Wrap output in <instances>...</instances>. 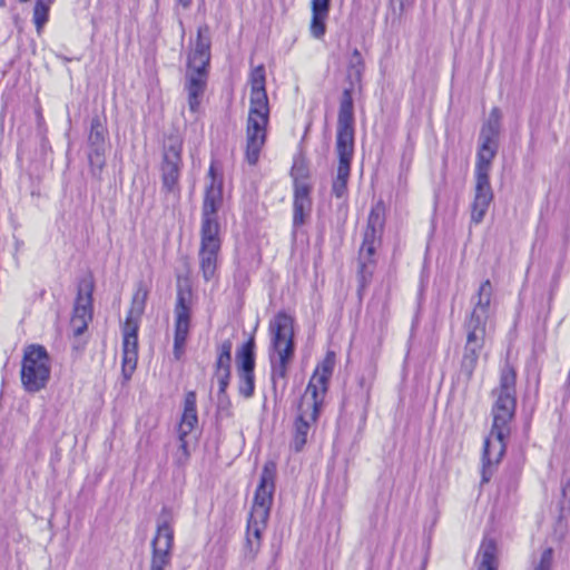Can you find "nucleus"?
Masks as SVG:
<instances>
[{
  "mask_svg": "<svg viewBox=\"0 0 570 570\" xmlns=\"http://www.w3.org/2000/svg\"><path fill=\"white\" fill-rule=\"evenodd\" d=\"M515 383V371L507 363L501 370L499 386L491 393L494 399L491 407L492 425L483 445L482 483L490 481L492 465L498 464L505 453L517 410Z\"/></svg>",
  "mask_w": 570,
  "mask_h": 570,
  "instance_id": "obj_1",
  "label": "nucleus"
},
{
  "mask_svg": "<svg viewBox=\"0 0 570 570\" xmlns=\"http://www.w3.org/2000/svg\"><path fill=\"white\" fill-rule=\"evenodd\" d=\"M248 82L250 85V97L246 124L245 159L250 166H255L266 142L269 120V105L265 88L266 73L263 65L252 69Z\"/></svg>",
  "mask_w": 570,
  "mask_h": 570,
  "instance_id": "obj_2",
  "label": "nucleus"
},
{
  "mask_svg": "<svg viewBox=\"0 0 570 570\" xmlns=\"http://www.w3.org/2000/svg\"><path fill=\"white\" fill-rule=\"evenodd\" d=\"M272 334L269 363L273 389L287 385L288 365L294 356V317L284 311L278 312L269 322Z\"/></svg>",
  "mask_w": 570,
  "mask_h": 570,
  "instance_id": "obj_3",
  "label": "nucleus"
},
{
  "mask_svg": "<svg viewBox=\"0 0 570 570\" xmlns=\"http://www.w3.org/2000/svg\"><path fill=\"white\" fill-rule=\"evenodd\" d=\"M210 62L209 28L204 24L197 29V38L187 56L185 90L189 111L197 114L207 88Z\"/></svg>",
  "mask_w": 570,
  "mask_h": 570,
  "instance_id": "obj_4",
  "label": "nucleus"
},
{
  "mask_svg": "<svg viewBox=\"0 0 570 570\" xmlns=\"http://www.w3.org/2000/svg\"><path fill=\"white\" fill-rule=\"evenodd\" d=\"M331 373L332 368L324 365L322 373L315 372L306 386L293 426L291 448L295 452H301L304 449L312 426L318 419Z\"/></svg>",
  "mask_w": 570,
  "mask_h": 570,
  "instance_id": "obj_5",
  "label": "nucleus"
},
{
  "mask_svg": "<svg viewBox=\"0 0 570 570\" xmlns=\"http://www.w3.org/2000/svg\"><path fill=\"white\" fill-rule=\"evenodd\" d=\"M51 374V360L40 344L26 346L21 361L20 380L28 393H38L47 387Z\"/></svg>",
  "mask_w": 570,
  "mask_h": 570,
  "instance_id": "obj_6",
  "label": "nucleus"
},
{
  "mask_svg": "<svg viewBox=\"0 0 570 570\" xmlns=\"http://www.w3.org/2000/svg\"><path fill=\"white\" fill-rule=\"evenodd\" d=\"M336 151L338 165L332 183V194L336 198H343L347 194L351 160L354 153V126H351V118L346 111H343L341 119H337Z\"/></svg>",
  "mask_w": 570,
  "mask_h": 570,
  "instance_id": "obj_7",
  "label": "nucleus"
},
{
  "mask_svg": "<svg viewBox=\"0 0 570 570\" xmlns=\"http://www.w3.org/2000/svg\"><path fill=\"white\" fill-rule=\"evenodd\" d=\"M174 523L173 511L164 507L157 519L156 533L150 542L149 570H166L170 566L174 549Z\"/></svg>",
  "mask_w": 570,
  "mask_h": 570,
  "instance_id": "obj_8",
  "label": "nucleus"
},
{
  "mask_svg": "<svg viewBox=\"0 0 570 570\" xmlns=\"http://www.w3.org/2000/svg\"><path fill=\"white\" fill-rule=\"evenodd\" d=\"M108 138L107 117L104 114L92 116L87 137V158L90 174L99 183L106 166Z\"/></svg>",
  "mask_w": 570,
  "mask_h": 570,
  "instance_id": "obj_9",
  "label": "nucleus"
},
{
  "mask_svg": "<svg viewBox=\"0 0 570 570\" xmlns=\"http://www.w3.org/2000/svg\"><path fill=\"white\" fill-rule=\"evenodd\" d=\"M183 140L178 136L168 137L164 146L160 164L161 190L178 197L180 194L179 177L183 167Z\"/></svg>",
  "mask_w": 570,
  "mask_h": 570,
  "instance_id": "obj_10",
  "label": "nucleus"
},
{
  "mask_svg": "<svg viewBox=\"0 0 570 570\" xmlns=\"http://www.w3.org/2000/svg\"><path fill=\"white\" fill-rule=\"evenodd\" d=\"M502 112L499 107H493L489 118L483 122L479 134V147L475 166L492 167V161L499 150V137L501 131Z\"/></svg>",
  "mask_w": 570,
  "mask_h": 570,
  "instance_id": "obj_11",
  "label": "nucleus"
},
{
  "mask_svg": "<svg viewBox=\"0 0 570 570\" xmlns=\"http://www.w3.org/2000/svg\"><path fill=\"white\" fill-rule=\"evenodd\" d=\"M175 314V333H174V355L180 358L185 350L188 337L191 316V289L188 285H177Z\"/></svg>",
  "mask_w": 570,
  "mask_h": 570,
  "instance_id": "obj_12",
  "label": "nucleus"
},
{
  "mask_svg": "<svg viewBox=\"0 0 570 570\" xmlns=\"http://www.w3.org/2000/svg\"><path fill=\"white\" fill-rule=\"evenodd\" d=\"M365 70V63L361 52L357 49H354L347 58L346 63V81L348 86L344 88L341 100H340V109H338V118L341 119V115L343 111L351 118V126H354V105H353V94L361 89L362 77Z\"/></svg>",
  "mask_w": 570,
  "mask_h": 570,
  "instance_id": "obj_13",
  "label": "nucleus"
},
{
  "mask_svg": "<svg viewBox=\"0 0 570 570\" xmlns=\"http://www.w3.org/2000/svg\"><path fill=\"white\" fill-rule=\"evenodd\" d=\"M385 222V206L382 202H377L371 209L367 226L364 232L363 242L360 248V265L363 268L372 262L375 254L376 244L379 243Z\"/></svg>",
  "mask_w": 570,
  "mask_h": 570,
  "instance_id": "obj_14",
  "label": "nucleus"
},
{
  "mask_svg": "<svg viewBox=\"0 0 570 570\" xmlns=\"http://www.w3.org/2000/svg\"><path fill=\"white\" fill-rule=\"evenodd\" d=\"M275 476L276 464L272 461L266 462L261 473L259 483L256 488L253 507L249 513L261 520L263 518H269L275 490Z\"/></svg>",
  "mask_w": 570,
  "mask_h": 570,
  "instance_id": "obj_15",
  "label": "nucleus"
},
{
  "mask_svg": "<svg viewBox=\"0 0 570 570\" xmlns=\"http://www.w3.org/2000/svg\"><path fill=\"white\" fill-rule=\"evenodd\" d=\"M492 167H479L474 168V197L471 204V223L478 225L480 224L492 200H493V190L490 183V173Z\"/></svg>",
  "mask_w": 570,
  "mask_h": 570,
  "instance_id": "obj_16",
  "label": "nucleus"
},
{
  "mask_svg": "<svg viewBox=\"0 0 570 570\" xmlns=\"http://www.w3.org/2000/svg\"><path fill=\"white\" fill-rule=\"evenodd\" d=\"M219 232L200 230L199 266L205 282L216 276L218 254L220 250Z\"/></svg>",
  "mask_w": 570,
  "mask_h": 570,
  "instance_id": "obj_17",
  "label": "nucleus"
},
{
  "mask_svg": "<svg viewBox=\"0 0 570 570\" xmlns=\"http://www.w3.org/2000/svg\"><path fill=\"white\" fill-rule=\"evenodd\" d=\"M138 321L126 317L122 326V362L121 374L125 381H129L137 367L138 360Z\"/></svg>",
  "mask_w": 570,
  "mask_h": 570,
  "instance_id": "obj_18",
  "label": "nucleus"
},
{
  "mask_svg": "<svg viewBox=\"0 0 570 570\" xmlns=\"http://www.w3.org/2000/svg\"><path fill=\"white\" fill-rule=\"evenodd\" d=\"M466 331V342L460 364V373L466 380H470L476 367L480 353L484 345L485 330L464 326Z\"/></svg>",
  "mask_w": 570,
  "mask_h": 570,
  "instance_id": "obj_19",
  "label": "nucleus"
},
{
  "mask_svg": "<svg viewBox=\"0 0 570 570\" xmlns=\"http://www.w3.org/2000/svg\"><path fill=\"white\" fill-rule=\"evenodd\" d=\"M92 284L81 283L75 302L71 326L76 336L81 335L92 318Z\"/></svg>",
  "mask_w": 570,
  "mask_h": 570,
  "instance_id": "obj_20",
  "label": "nucleus"
},
{
  "mask_svg": "<svg viewBox=\"0 0 570 570\" xmlns=\"http://www.w3.org/2000/svg\"><path fill=\"white\" fill-rule=\"evenodd\" d=\"M493 295L489 279L481 283L478 293L472 297L473 308L464 322V326L484 328L490 316V304Z\"/></svg>",
  "mask_w": 570,
  "mask_h": 570,
  "instance_id": "obj_21",
  "label": "nucleus"
},
{
  "mask_svg": "<svg viewBox=\"0 0 570 570\" xmlns=\"http://www.w3.org/2000/svg\"><path fill=\"white\" fill-rule=\"evenodd\" d=\"M293 228L297 229L312 213V186L307 181H301L296 170L293 171Z\"/></svg>",
  "mask_w": 570,
  "mask_h": 570,
  "instance_id": "obj_22",
  "label": "nucleus"
},
{
  "mask_svg": "<svg viewBox=\"0 0 570 570\" xmlns=\"http://www.w3.org/2000/svg\"><path fill=\"white\" fill-rule=\"evenodd\" d=\"M223 202L222 185L215 184V179L206 187L203 208H202V227L200 230L219 232V224L217 220V210Z\"/></svg>",
  "mask_w": 570,
  "mask_h": 570,
  "instance_id": "obj_23",
  "label": "nucleus"
},
{
  "mask_svg": "<svg viewBox=\"0 0 570 570\" xmlns=\"http://www.w3.org/2000/svg\"><path fill=\"white\" fill-rule=\"evenodd\" d=\"M268 518L262 520L249 514L246 529L245 556L254 560L262 544V533L266 529Z\"/></svg>",
  "mask_w": 570,
  "mask_h": 570,
  "instance_id": "obj_24",
  "label": "nucleus"
},
{
  "mask_svg": "<svg viewBox=\"0 0 570 570\" xmlns=\"http://www.w3.org/2000/svg\"><path fill=\"white\" fill-rule=\"evenodd\" d=\"M370 401V385L366 383L364 377L358 380V387L355 394H348L343 403L344 409L347 411L352 406H355L360 421L364 422L367 413V405Z\"/></svg>",
  "mask_w": 570,
  "mask_h": 570,
  "instance_id": "obj_25",
  "label": "nucleus"
},
{
  "mask_svg": "<svg viewBox=\"0 0 570 570\" xmlns=\"http://www.w3.org/2000/svg\"><path fill=\"white\" fill-rule=\"evenodd\" d=\"M198 423L196 393L190 391L185 395L184 412L178 426V434L187 436Z\"/></svg>",
  "mask_w": 570,
  "mask_h": 570,
  "instance_id": "obj_26",
  "label": "nucleus"
},
{
  "mask_svg": "<svg viewBox=\"0 0 570 570\" xmlns=\"http://www.w3.org/2000/svg\"><path fill=\"white\" fill-rule=\"evenodd\" d=\"M475 562L478 570H497V543L494 539L484 538L482 540Z\"/></svg>",
  "mask_w": 570,
  "mask_h": 570,
  "instance_id": "obj_27",
  "label": "nucleus"
},
{
  "mask_svg": "<svg viewBox=\"0 0 570 570\" xmlns=\"http://www.w3.org/2000/svg\"><path fill=\"white\" fill-rule=\"evenodd\" d=\"M237 372L254 373L255 370V341L247 340L236 353Z\"/></svg>",
  "mask_w": 570,
  "mask_h": 570,
  "instance_id": "obj_28",
  "label": "nucleus"
},
{
  "mask_svg": "<svg viewBox=\"0 0 570 570\" xmlns=\"http://www.w3.org/2000/svg\"><path fill=\"white\" fill-rule=\"evenodd\" d=\"M232 348L233 343L230 340H225L219 344L214 373H232Z\"/></svg>",
  "mask_w": 570,
  "mask_h": 570,
  "instance_id": "obj_29",
  "label": "nucleus"
},
{
  "mask_svg": "<svg viewBox=\"0 0 570 570\" xmlns=\"http://www.w3.org/2000/svg\"><path fill=\"white\" fill-rule=\"evenodd\" d=\"M148 293V288L145 286V284L142 282H139L136 292L132 296L131 307L127 316H130L134 320L139 321L146 307Z\"/></svg>",
  "mask_w": 570,
  "mask_h": 570,
  "instance_id": "obj_30",
  "label": "nucleus"
},
{
  "mask_svg": "<svg viewBox=\"0 0 570 570\" xmlns=\"http://www.w3.org/2000/svg\"><path fill=\"white\" fill-rule=\"evenodd\" d=\"M55 0H36L32 21L38 32L48 22L50 7Z\"/></svg>",
  "mask_w": 570,
  "mask_h": 570,
  "instance_id": "obj_31",
  "label": "nucleus"
},
{
  "mask_svg": "<svg viewBox=\"0 0 570 570\" xmlns=\"http://www.w3.org/2000/svg\"><path fill=\"white\" fill-rule=\"evenodd\" d=\"M330 13L312 11L309 31L313 38L322 39L326 32V20Z\"/></svg>",
  "mask_w": 570,
  "mask_h": 570,
  "instance_id": "obj_32",
  "label": "nucleus"
},
{
  "mask_svg": "<svg viewBox=\"0 0 570 570\" xmlns=\"http://www.w3.org/2000/svg\"><path fill=\"white\" fill-rule=\"evenodd\" d=\"M238 374V392L245 399H249L255 392V374L237 372Z\"/></svg>",
  "mask_w": 570,
  "mask_h": 570,
  "instance_id": "obj_33",
  "label": "nucleus"
},
{
  "mask_svg": "<svg viewBox=\"0 0 570 570\" xmlns=\"http://www.w3.org/2000/svg\"><path fill=\"white\" fill-rule=\"evenodd\" d=\"M186 438L187 436H183L181 434H178L179 446H178V450L174 454L175 464L178 466H184L188 462L189 456H190Z\"/></svg>",
  "mask_w": 570,
  "mask_h": 570,
  "instance_id": "obj_34",
  "label": "nucleus"
},
{
  "mask_svg": "<svg viewBox=\"0 0 570 570\" xmlns=\"http://www.w3.org/2000/svg\"><path fill=\"white\" fill-rule=\"evenodd\" d=\"M553 562V550L552 548H547L543 550L540 557V561L534 570H551Z\"/></svg>",
  "mask_w": 570,
  "mask_h": 570,
  "instance_id": "obj_35",
  "label": "nucleus"
},
{
  "mask_svg": "<svg viewBox=\"0 0 570 570\" xmlns=\"http://www.w3.org/2000/svg\"><path fill=\"white\" fill-rule=\"evenodd\" d=\"M230 401L226 393L219 394L217 393V410L219 413L225 414L227 416L230 415Z\"/></svg>",
  "mask_w": 570,
  "mask_h": 570,
  "instance_id": "obj_36",
  "label": "nucleus"
},
{
  "mask_svg": "<svg viewBox=\"0 0 570 570\" xmlns=\"http://www.w3.org/2000/svg\"><path fill=\"white\" fill-rule=\"evenodd\" d=\"M218 381V393L224 394L229 385L232 373H214Z\"/></svg>",
  "mask_w": 570,
  "mask_h": 570,
  "instance_id": "obj_37",
  "label": "nucleus"
},
{
  "mask_svg": "<svg viewBox=\"0 0 570 570\" xmlns=\"http://www.w3.org/2000/svg\"><path fill=\"white\" fill-rule=\"evenodd\" d=\"M312 11L330 13L331 0H312Z\"/></svg>",
  "mask_w": 570,
  "mask_h": 570,
  "instance_id": "obj_38",
  "label": "nucleus"
},
{
  "mask_svg": "<svg viewBox=\"0 0 570 570\" xmlns=\"http://www.w3.org/2000/svg\"><path fill=\"white\" fill-rule=\"evenodd\" d=\"M412 155H413V148H410L403 156H402V159H401V164H400V168H401V174H400V181L402 180V171L403 170H407L409 167H410V164H411V160H412Z\"/></svg>",
  "mask_w": 570,
  "mask_h": 570,
  "instance_id": "obj_39",
  "label": "nucleus"
},
{
  "mask_svg": "<svg viewBox=\"0 0 570 570\" xmlns=\"http://www.w3.org/2000/svg\"><path fill=\"white\" fill-rule=\"evenodd\" d=\"M296 170L297 176L299 177L301 181H306L307 178V169L304 166H296L294 165L291 170V176L293 177V171Z\"/></svg>",
  "mask_w": 570,
  "mask_h": 570,
  "instance_id": "obj_40",
  "label": "nucleus"
},
{
  "mask_svg": "<svg viewBox=\"0 0 570 570\" xmlns=\"http://www.w3.org/2000/svg\"><path fill=\"white\" fill-rule=\"evenodd\" d=\"M414 3V0H400V10L406 12Z\"/></svg>",
  "mask_w": 570,
  "mask_h": 570,
  "instance_id": "obj_41",
  "label": "nucleus"
},
{
  "mask_svg": "<svg viewBox=\"0 0 570 570\" xmlns=\"http://www.w3.org/2000/svg\"><path fill=\"white\" fill-rule=\"evenodd\" d=\"M178 4H180L183 8L187 9L189 8L191 0H176Z\"/></svg>",
  "mask_w": 570,
  "mask_h": 570,
  "instance_id": "obj_42",
  "label": "nucleus"
},
{
  "mask_svg": "<svg viewBox=\"0 0 570 570\" xmlns=\"http://www.w3.org/2000/svg\"><path fill=\"white\" fill-rule=\"evenodd\" d=\"M6 6V1L4 0H0V7H4Z\"/></svg>",
  "mask_w": 570,
  "mask_h": 570,
  "instance_id": "obj_43",
  "label": "nucleus"
},
{
  "mask_svg": "<svg viewBox=\"0 0 570 570\" xmlns=\"http://www.w3.org/2000/svg\"><path fill=\"white\" fill-rule=\"evenodd\" d=\"M213 173H214V168H213V167H210V168H209V174H210V175H213Z\"/></svg>",
  "mask_w": 570,
  "mask_h": 570,
  "instance_id": "obj_44",
  "label": "nucleus"
},
{
  "mask_svg": "<svg viewBox=\"0 0 570 570\" xmlns=\"http://www.w3.org/2000/svg\"><path fill=\"white\" fill-rule=\"evenodd\" d=\"M21 3L28 2L29 0H18Z\"/></svg>",
  "mask_w": 570,
  "mask_h": 570,
  "instance_id": "obj_45",
  "label": "nucleus"
}]
</instances>
